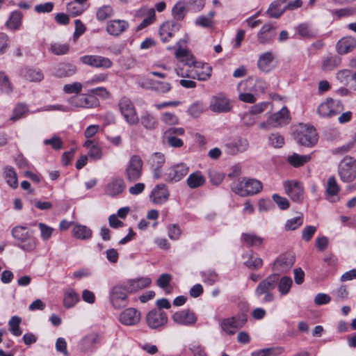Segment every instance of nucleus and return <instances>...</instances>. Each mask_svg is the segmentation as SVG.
<instances>
[{
	"mask_svg": "<svg viewBox=\"0 0 356 356\" xmlns=\"http://www.w3.org/2000/svg\"><path fill=\"white\" fill-rule=\"evenodd\" d=\"M211 67L207 63L197 62L195 58H191L188 63L175 69L177 76L200 81H207L211 76Z\"/></svg>",
	"mask_w": 356,
	"mask_h": 356,
	"instance_id": "1",
	"label": "nucleus"
},
{
	"mask_svg": "<svg viewBox=\"0 0 356 356\" xmlns=\"http://www.w3.org/2000/svg\"><path fill=\"white\" fill-rule=\"evenodd\" d=\"M13 237L17 241V246L26 252H33L38 245V240L25 226L18 225L11 230Z\"/></svg>",
	"mask_w": 356,
	"mask_h": 356,
	"instance_id": "2",
	"label": "nucleus"
},
{
	"mask_svg": "<svg viewBox=\"0 0 356 356\" xmlns=\"http://www.w3.org/2000/svg\"><path fill=\"white\" fill-rule=\"evenodd\" d=\"M231 188L235 193L245 197L260 192L262 184L259 179H234Z\"/></svg>",
	"mask_w": 356,
	"mask_h": 356,
	"instance_id": "3",
	"label": "nucleus"
},
{
	"mask_svg": "<svg viewBox=\"0 0 356 356\" xmlns=\"http://www.w3.org/2000/svg\"><path fill=\"white\" fill-rule=\"evenodd\" d=\"M279 277L276 273H273L261 280L255 289L254 293L257 298L264 296L262 301L270 302L274 300V295L271 291L277 284Z\"/></svg>",
	"mask_w": 356,
	"mask_h": 356,
	"instance_id": "4",
	"label": "nucleus"
},
{
	"mask_svg": "<svg viewBox=\"0 0 356 356\" xmlns=\"http://www.w3.org/2000/svg\"><path fill=\"white\" fill-rule=\"evenodd\" d=\"M297 142L305 147H312L318 142V134L313 126L300 124L296 130Z\"/></svg>",
	"mask_w": 356,
	"mask_h": 356,
	"instance_id": "5",
	"label": "nucleus"
},
{
	"mask_svg": "<svg viewBox=\"0 0 356 356\" xmlns=\"http://www.w3.org/2000/svg\"><path fill=\"white\" fill-rule=\"evenodd\" d=\"M118 106L122 115L129 125H135L139 122L135 106L129 98L122 97L119 101Z\"/></svg>",
	"mask_w": 356,
	"mask_h": 356,
	"instance_id": "6",
	"label": "nucleus"
},
{
	"mask_svg": "<svg viewBox=\"0 0 356 356\" xmlns=\"http://www.w3.org/2000/svg\"><path fill=\"white\" fill-rule=\"evenodd\" d=\"M343 109L341 101L328 98L318 106L317 113L322 118H331L339 114Z\"/></svg>",
	"mask_w": 356,
	"mask_h": 356,
	"instance_id": "7",
	"label": "nucleus"
},
{
	"mask_svg": "<svg viewBox=\"0 0 356 356\" xmlns=\"http://www.w3.org/2000/svg\"><path fill=\"white\" fill-rule=\"evenodd\" d=\"M286 194L292 201L300 203L305 197V191L302 184L296 179H288L284 183Z\"/></svg>",
	"mask_w": 356,
	"mask_h": 356,
	"instance_id": "8",
	"label": "nucleus"
},
{
	"mask_svg": "<svg viewBox=\"0 0 356 356\" xmlns=\"http://www.w3.org/2000/svg\"><path fill=\"white\" fill-rule=\"evenodd\" d=\"M130 293L127 285L116 284L110 291V300L113 306L119 308L127 305V294Z\"/></svg>",
	"mask_w": 356,
	"mask_h": 356,
	"instance_id": "9",
	"label": "nucleus"
},
{
	"mask_svg": "<svg viewBox=\"0 0 356 356\" xmlns=\"http://www.w3.org/2000/svg\"><path fill=\"white\" fill-rule=\"evenodd\" d=\"M80 61L95 68L108 69L113 65L111 59L99 55H85L80 57Z\"/></svg>",
	"mask_w": 356,
	"mask_h": 356,
	"instance_id": "10",
	"label": "nucleus"
},
{
	"mask_svg": "<svg viewBox=\"0 0 356 356\" xmlns=\"http://www.w3.org/2000/svg\"><path fill=\"white\" fill-rule=\"evenodd\" d=\"M68 103L74 107L93 108L99 105V100L92 95L82 94L79 96H72L67 100Z\"/></svg>",
	"mask_w": 356,
	"mask_h": 356,
	"instance_id": "11",
	"label": "nucleus"
},
{
	"mask_svg": "<svg viewBox=\"0 0 356 356\" xmlns=\"http://www.w3.org/2000/svg\"><path fill=\"white\" fill-rule=\"evenodd\" d=\"M172 318L175 323L183 326H193L197 321L196 314L188 309L174 313Z\"/></svg>",
	"mask_w": 356,
	"mask_h": 356,
	"instance_id": "12",
	"label": "nucleus"
},
{
	"mask_svg": "<svg viewBox=\"0 0 356 356\" xmlns=\"http://www.w3.org/2000/svg\"><path fill=\"white\" fill-rule=\"evenodd\" d=\"M295 257L291 253L282 254L275 260L273 270L277 272L286 273L293 267Z\"/></svg>",
	"mask_w": 356,
	"mask_h": 356,
	"instance_id": "13",
	"label": "nucleus"
},
{
	"mask_svg": "<svg viewBox=\"0 0 356 356\" xmlns=\"http://www.w3.org/2000/svg\"><path fill=\"white\" fill-rule=\"evenodd\" d=\"M340 178L356 177V160L353 157H345L339 165Z\"/></svg>",
	"mask_w": 356,
	"mask_h": 356,
	"instance_id": "14",
	"label": "nucleus"
},
{
	"mask_svg": "<svg viewBox=\"0 0 356 356\" xmlns=\"http://www.w3.org/2000/svg\"><path fill=\"white\" fill-rule=\"evenodd\" d=\"M143 166V161L140 156H131L125 170L128 178H140L142 175Z\"/></svg>",
	"mask_w": 356,
	"mask_h": 356,
	"instance_id": "15",
	"label": "nucleus"
},
{
	"mask_svg": "<svg viewBox=\"0 0 356 356\" xmlns=\"http://www.w3.org/2000/svg\"><path fill=\"white\" fill-rule=\"evenodd\" d=\"M146 321L152 329H156L163 326L168 322L166 314L161 310H152L146 316Z\"/></svg>",
	"mask_w": 356,
	"mask_h": 356,
	"instance_id": "16",
	"label": "nucleus"
},
{
	"mask_svg": "<svg viewBox=\"0 0 356 356\" xmlns=\"http://www.w3.org/2000/svg\"><path fill=\"white\" fill-rule=\"evenodd\" d=\"M209 108L215 113H227L231 110L232 106L229 100L220 94L211 99Z\"/></svg>",
	"mask_w": 356,
	"mask_h": 356,
	"instance_id": "17",
	"label": "nucleus"
},
{
	"mask_svg": "<svg viewBox=\"0 0 356 356\" xmlns=\"http://www.w3.org/2000/svg\"><path fill=\"white\" fill-rule=\"evenodd\" d=\"M247 319L245 317H232L225 318L222 321L220 327L227 334L232 335L236 332V329L243 326Z\"/></svg>",
	"mask_w": 356,
	"mask_h": 356,
	"instance_id": "18",
	"label": "nucleus"
},
{
	"mask_svg": "<svg viewBox=\"0 0 356 356\" xmlns=\"http://www.w3.org/2000/svg\"><path fill=\"white\" fill-rule=\"evenodd\" d=\"M289 122L290 114L286 106H283L278 112L269 116V123H270L272 127H282L289 124Z\"/></svg>",
	"mask_w": 356,
	"mask_h": 356,
	"instance_id": "19",
	"label": "nucleus"
},
{
	"mask_svg": "<svg viewBox=\"0 0 356 356\" xmlns=\"http://www.w3.org/2000/svg\"><path fill=\"white\" fill-rule=\"evenodd\" d=\"M140 313L134 308H127L120 315L119 321L125 325H134L139 323Z\"/></svg>",
	"mask_w": 356,
	"mask_h": 356,
	"instance_id": "20",
	"label": "nucleus"
},
{
	"mask_svg": "<svg viewBox=\"0 0 356 356\" xmlns=\"http://www.w3.org/2000/svg\"><path fill=\"white\" fill-rule=\"evenodd\" d=\"M275 35V28L270 24H266L257 33V40L261 44H270Z\"/></svg>",
	"mask_w": 356,
	"mask_h": 356,
	"instance_id": "21",
	"label": "nucleus"
},
{
	"mask_svg": "<svg viewBox=\"0 0 356 356\" xmlns=\"http://www.w3.org/2000/svg\"><path fill=\"white\" fill-rule=\"evenodd\" d=\"M180 25L173 21H167L163 22L159 29V35L163 42L168 41L175 32L179 31Z\"/></svg>",
	"mask_w": 356,
	"mask_h": 356,
	"instance_id": "22",
	"label": "nucleus"
},
{
	"mask_svg": "<svg viewBox=\"0 0 356 356\" xmlns=\"http://www.w3.org/2000/svg\"><path fill=\"white\" fill-rule=\"evenodd\" d=\"M225 147L228 154L234 155L247 150L249 143L245 138H237L227 143Z\"/></svg>",
	"mask_w": 356,
	"mask_h": 356,
	"instance_id": "23",
	"label": "nucleus"
},
{
	"mask_svg": "<svg viewBox=\"0 0 356 356\" xmlns=\"http://www.w3.org/2000/svg\"><path fill=\"white\" fill-rule=\"evenodd\" d=\"M170 195L165 184H158L152 191L150 199L154 204H163L167 201Z\"/></svg>",
	"mask_w": 356,
	"mask_h": 356,
	"instance_id": "24",
	"label": "nucleus"
},
{
	"mask_svg": "<svg viewBox=\"0 0 356 356\" xmlns=\"http://www.w3.org/2000/svg\"><path fill=\"white\" fill-rule=\"evenodd\" d=\"M148 163L154 172V178L161 176V168L165 163V156L162 153H154L149 159Z\"/></svg>",
	"mask_w": 356,
	"mask_h": 356,
	"instance_id": "25",
	"label": "nucleus"
},
{
	"mask_svg": "<svg viewBox=\"0 0 356 356\" xmlns=\"http://www.w3.org/2000/svg\"><path fill=\"white\" fill-rule=\"evenodd\" d=\"M129 27V23L125 20L114 19L110 21L106 26L107 33L113 36H119Z\"/></svg>",
	"mask_w": 356,
	"mask_h": 356,
	"instance_id": "26",
	"label": "nucleus"
},
{
	"mask_svg": "<svg viewBox=\"0 0 356 356\" xmlns=\"http://www.w3.org/2000/svg\"><path fill=\"white\" fill-rule=\"evenodd\" d=\"M274 59L275 56L270 51L261 54L257 60L258 68L262 72H269L274 68L273 65Z\"/></svg>",
	"mask_w": 356,
	"mask_h": 356,
	"instance_id": "27",
	"label": "nucleus"
},
{
	"mask_svg": "<svg viewBox=\"0 0 356 356\" xmlns=\"http://www.w3.org/2000/svg\"><path fill=\"white\" fill-rule=\"evenodd\" d=\"M356 47V39L353 37H344L339 40L336 49L339 54H346L352 51Z\"/></svg>",
	"mask_w": 356,
	"mask_h": 356,
	"instance_id": "28",
	"label": "nucleus"
},
{
	"mask_svg": "<svg viewBox=\"0 0 356 356\" xmlns=\"http://www.w3.org/2000/svg\"><path fill=\"white\" fill-rule=\"evenodd\" d=\"M21 76L31 82H39L44 79L42 72L38 68L24 67L21 70Z\"/></svg>",
	"mask_w": 356,
	"mask_h": 356,
	"instance_id": "29",
	"label": "nucleus"
},
{
	"mask_svg": "<svg viewBox=\"0 0 356 356\" xmlns=\"http://www.w3.org/2000/svg\"><path fill=\"white\" fill-rule=\"evenodd\" d=\"M72 236L80 240H88L92 236V231L87 226L75 224L72 230Z\"/></svg>",
	"mask_w": 356,
	"mask_h": 356,
	"instance_id": "30",
	"label": "nucleus"
},
{
	"mask_svg": "<svg viewBox=\"0 0 356 356\" xmlns=\"http://www.w3.org/2000/svg\"><path fill=\"white\" fill-rule=\"evenodd\" d=\"M152 280L149 277H140L138 279L129 280L127 282V286L130 293L143 289L150 285Z\"/></svg>",
	"mask_w": 356,
	"mask_h": 356,
	"instance_id": "31",
	"label": "nucleus"
},
{
	"mask_svg": "<svg viewBox=\"0 0 356 356\" xmlns=\"http://www.w3.org/2000/svg\"><path fill=\"white\" fill-rule=\"evenodd\" d=\"M285 3V0H277L272 2L267 10V13L270 17H280L286 10V6L284 5Z\"/></svg>",
	"mask_w": 356,
	"mask_h": 356,
	"instance_id": "32",
	"label": "nucleus"
},
{
	"mask_svg": "<svg viewBox=\"0 0 356 356\" xmlns=\"http://www.w3.org/2000/svg\"><path fill=\"white\" fill-rule=\"evenodd\" d=\"M76 67L71 63H61L55 70V75L59 78L69 77L76 72Z\"/></svg>",
	"mask_w": 356,
	"mask_h": 356,
	"instance_id": "33",
	"label": "nucleus"
},
{
	"mask_svg": "<svg viewBox=\"0 0 356 356\" xmlns=\"http://www.w3.org/2000/svg\"><path fill=\"white\" fill-rule=\"evenodd\" d=\"M124 189V185L122 179H113L106 185L105 192L108 195L113 197L120 194Z\"/></svg>",
	"mask_w": 356,
	"mask_h": 356,
	"instance_id": "34",
	"label": "nucleus"
},
{
	"mask_svg": "<svg viewBox=\"0 0 356 356\" xmlns=\"http://www.w3.org/2000/svg\"><path fill=\"white\" fill-rule=\"evenodd\" d=\"M99 342V335L92 332L87 334L81 341L80 348L83 352L92 349Z\"/></svg>",
	"mask_w": 356,
	"mask_h": 356,
	"instance_id": "35",
	"label": "nucleus"
},
{
	"mask_svg": "<svg viewBox=\"0 0 356 356\" xmlns=\"http://www.w3.org/2000/svg\"><path fill=\"white\" fill-rule=\"evenodd\" d=\"M141 124L148 130H153L158 126L156 118L148 112H145L139 118Z\"/></svg>",
	"mask_w": 356,
	"mask_h": 356,
	"instance_id": "36",
	"label": "nucleus"
},
{
	"mask_svg": "<svg viewBox=\"0 0 356 356\" xmlns=\"http://www.w3.org/2000/svg\"><path fill=\"white\" fill-rule=\"evenodd\" d=\"M79 300V296L72 289H67L64 292L63 305L66 308L74 307Z\"/></svg>",
	"mask_w": 356,
	"mask_h": 356,
	"instance_id": "37",
	"label": "nucleus"
},
{
	"mask_svg": "<svg viewBox=\"0 0 356 356\" xmlns=\"http://www.w3.org/2000/svg\"><path fill=\"white\" fill-rule=\"evenodd\" d=\"M22 14L18 10H15L11 13L8 20L6 22V26L8 29L16 31L19 29L22 24Z\"/></svg>",
	"mask_w": 356,
	"mask_h": 356,
	"instance_id": "38",
	"label": "nucleus"
},
{
	"mask_svg": "<svg viewBox=\"0 0 356 356\" xmlns=\"http://www.w3.org/2000/svg\"><path fill=\"white\" fill-rule=\"evenodd\" d=\"M327 197V199L331 202H334L338 200L337 194L339 191V188L335 181V179H329L327 181L326 188Z\"/></svg>",
	"mask_w": 356,
	"mask_h": 356,
	"instance_id": "39",
	"label": "nucleus"
},
{
	"mask_svg": "<svg viewBox=\"0 0 356 356\" xmlns=\"http://www.w3.org/2000/svg\"><path fill=\"white\" fill-rule=\"evenodd\" d=\"M189 168L184 164L179 163L170 169L169 176H172L173 178H181L188 175Z\"/></svg>",
	"mask_w": 356,
	"mask_h": 356,
	"instance_id": "40",
	"label": "nucleus"
},
{
	"mask_svg": "<svg viewBox=\"0 0 356 356\" xmlns=\"http://www.w3.org/2000/svg\"><path fill=\"white\" fill-rule=\"evenodd\" d=\"M29 112V108L26 104L23 103H18L13 109V114L10 120L16 122L18 120L24 118Z\"/></svg>",
	"mask_w": 356,
	"mask_h": 356,
	"instance_id": "41",
	"label": "nucleus"
},
{
	"mask_svg": "<svg viewBox=\"0 0 356 356\" xmlns=\"http://www.w3.org/2000/svg\"><path fill=\"white\" fill-rule=\"evenodd\" d=\"M310 159L311 156L309 155H300L293 153L292 155L288 156L287 161L291 165L297 168L308 162Z\"/></svg>",
	"mask_w": 356,
	"mask_h": 356,
	"instance_id": "42",
	"label": "nucleus"
},
{
	"mask_svg": "<svg viewBox=\"0 0 356 356\" xmlns=\"http://www.w3.org/2000/svg\"><path fill=\"white\" fill-rule=\"evenodd\" d=\"M0 91L6 95H10L13 91V86L3 72H0Z\"/></svg>",
	"mask_w": 356,
	"mask_h": 356,
	"instance_id": "43",
	"label": "nucleus"
},
{
	"mask_svg": "<svg viewBox=\"0 0 356 356\" xmlns=\"http://www.w3.org/2000/svg\"><path fill=\"white\" fill-rule=\"evenodd\" d=\"M241 241L250 246L261 245L263 243V238L254 234H243Z\"/></svg>",
	"mask_w": 356,
	"mask_h": 356,
	"instance_id": "44",
	"label": "nucleus"
},
{
	"mask_svg": "<svg viewBox=\"0 0 356 356\" xmlns=\"http://www.w3.org/2000/svg\"><path fill=\"white\" fill-rule=\"evenodd\" d=\"M293 284L292 279L287 276H283L277 281V286L280 293L284 296L289 293L291 286Z\"/></svg>",
	"mask_w": 356,
	"mask_h": 356,
	"instance_id": "45",
	"label": "nucleus"
},
{
	"mask_svg": "<svg viewBox=\"0 0 356 356\" xmlns=\"http://www.w3.org/2000/svg\"><path fill=\"white\" fill-rule=\"evenodd\" d=\"M245 265L250 269H258L262 266L263 261L259 257H254L251 254H245L243 256Z\"/></svg>",
	"mask_w": 356,
	"mask_h": 356,
	"instance_id": "46",
	"label": "nucleus"
},
{
	"mask_svg": "<svg viewBox=\"0 0 356 356\" xmlns=\"http://www.w3.org/2000/svg\"><path fill=\"white\" fill-rule=\"evenodd\" d=\"M21 322L22 318L17 316L11 317L8 321L9 330L16 337H19L22 334V331L19 327Z\"/></svg>",
	"mask_w": 356,
	"mask_h": 356,
	"instance_id": "47",
	"label": "nucleus"
},
{
	"mask_svg": "<svg viewBox=\"0 0 356 356\" xmlns=\"http://www.w3.org/2000/svg\"><path fill=\"white\" fill-rule=\"evenodd\" d=\"M113 14V10L111 6L105 5L99 8L96 13L97 19L99 21H104L111 17Z\"/></svg>",
	"mask_w": 356,
	"mask_h": 356,
	"instance_id": "48",
	"label": "nucleus"
},
{
	"mask_svg": "<svg viewBox=\"0 0 356 356\" xmlns=\"http://www.w3.org/2000/svg\"><path fill=\"white\" fill-rule=\"evenodd\" d=\"M70 45L68 44H61L59 42L52 43L50 46V51L55 55L60 56L68 53Z\"/></svg>",
	"mask_w": 356,
	"mask_h": 356,
	"instance_id": "49",
	"label": "nucleus"
},
{
	"mask_svg": "<svg viewBox=\"0 0 356 356\" xmlns=\"http://www.w3.org/2000/svg\"><path fill=\"white\" fill-rule=\"evenodd\" d=\"M175 57L179 60L180 65L179 66H182L186 63H188L191 58H193V56L190 54L189 52L183 48H178L175 51Z\"/></svg>",
	"mask_w": 356,
	"mask_h": 356,
	"instance_id": "50",
	"label": "nucleus"
},
{
	"mask_svg": "<svg viewBox=\"0 0 356 356\" xmlns=\"http://www.w3.org/2000/svg\"><path fill=\"white\" fill-rule=\"evenodd\" d=\"M18 165L21 168V174L24 177H26L29 178H38L39 175L33 172L28 165V163L26 160L22 159L20 161H18Z\"/></svg>",
	"mask_w": 356,
	"mask_h": 356,
	"instance_id": "51",
	"label": "nucleus"
},
{
	"mask_svg": "<svg viewBox=\"0 0 356 356\" xmlns=\"http://www.w3.org/2000/svg\"><path fill=\"white\" fill-rule=\"evenodd\" d=\"M303 224V218L300 215L299 216L291 218L288 220L284 225V228L286 231L295 230Z\"/></svg>",
	"mask_w": 356,
	"mask_h": 356,
	"instance_id": "52",
	"label": "nucleus"
},
{
	"mask_svg": "<svg viewBox=\"0 0 356 356\" xmlns=\"http://www.w3.org/2000/svg\"><path fill=\"white\" fill-rule=\"evenodd\" d=\"M172 15L177 20H181L186 15V8L183 3H177L172 8Z\"/></svg>",
	"mask_w": 356,
	"mask_h": 356,
	"instance_id": "53",
	"label": "nucleus"
},
{
	"mask_svg": "<svg viewBox=\"0 0 356 356\" xmlns=\"http://www.w3.org/2000/svg\"><path fill=\"white\" fill-rule=\"evenodd\" d=\"M195 24L196 26L205 28L212 29L214 26V21L207 15H200L195 19Z\"/></svg>",
	"mask_w": 356,
	"mask_h": 356,
	"instance_id": "54",
	"label": "nucleus"
},
{
	"mask_svg": "<svg viewBox=\"0 0 356 356\" xmlns=\"http://www.w3.org/2000/svg\"><path fill=\"white\" fill-rule=\"evenodd\" d=\"M272 199L281 210H286L290 207V202L285 197H282L277 193H275L272 195Z\"/></svg>",
	"mask_w": 356,
	"mask_h": 356,
	"instance_id": "55",
	"label": "nucleus"
},
{
	"mask_svg": "<svg viewBox=\"0 0 356 356\" xmlns=\"http://www.w3.org/2000/svg\"><path fill=\"white\" fill-rule=\"evenodd\" d=\"M297 31L298 34L302 37L313 38L316 35L315 31L311 29L307 24H300L297 28Z\"/></svg>",
	"mask_w": 356,
	"mask_h": 356,
	"instance_id": "56",
	"label": "nucleus"
},
{
	"mask_svg": "<svg viewBox=\"0 0 356 356\" xmlns=\"http://www.w3.org/2000/svg\"><path fill=\"white\" fill-rule=\"evenodd\" d=\"M38 228L40 231L41 238L43 241L49 240L51 238L52 233L54 230V228H52L51 227H49L42 222L38 223Z\"/></svg>",
	"mask_w": 356,
	"mask_h": 356,
	"instance_id": "57",
	"label": "nucleus"
},
{
	"mask_svg": "<svg viewBox=\"0 0 356 356\" xmlns=\"http://www.w3.org/2000/svg\"><path fill=\"white\" fill-rule=\"evenodd\" d=\"M268 84L263 79H257L252 87V91L256 95L263 94L268 88Z\"/></svg>",
	"mask_w": 356,
	"mask_h": 356,
	"instance_id": "58",
	"label": "nucleus"
},
{
	"mask_svg": "<svg viewBox=\"0 0 356 356\" xmlns=\"http://www.w3.org/2000/svg\"><path fill=\"white\" fill-rule=\"evenodd\" d=\"M108 79V74L105 73H100L94 75L91 79L85 81L84 85L86 86H94L98 83L105 82Z\"/></svg>",
	"mask_w": 356,
	"mask_h": 356,
	"instance_id": "59",
	"label": "nucleus"
},
{
	"mask_svg": "<svg viewBox=\"0 0 356 356\" xmlns=\"http://www.w3.org/2000/svg\"><path fill=\"white\" fill-rule=\"evenodd\" d=\"M88 93L90 95H92L94 97L99 96L105 99H108L111 97V93L104 87H98L90 89L88 90Z\"/></svg>",
	"mask_w": 356,
	"mask_h": 356,
	"instance_id": "60",
	"label": "nucleus"
},
{
	"mask_svg": "<svg viewBox=\"0 0 356 356\" xmlns=\"http://www.w3.org/2000/svg\"><path fill=\"white\" fill-rule=\"evenodd\" d=\"M161 119L163 123L168 125H176L179 124L178 117L172 113L166 112L163 113Z\"/></svg>",
	"mask_w": 356,
	"mask_h": 356,
	"instance_id": "61",
	"label": "nucleus"
},
{
	"mask_svg": "<svg viewBox=\"0 0 356 356\" xmlns=\"http://www.w3.org/2000/svg\"><path fill=\"white\" fill-rule=\"evenodd\" d=\"M202 280L209 285L213 284L218 280V275L213 270H206L202 272Z\"/></svg>",
	"mask_w": 356,
	"mask_h": 356,
	"instance_id": "62",
	"label": "nucleus"
},
{
	"mask_svg": "<svg viewBox=\"0 0 356 356\" xmlns=\"http://www.w3.org/2000/svg\"><path fill=\"white\" fill-rule=\"evenodd\" d=\"M171 90V85L165 81H154L153 90L159 93H166Z\"/></svg>",
	"mask_w": 356,
	"mask_h": 356,
	"instance_id": "63",
	"label": "nucleus"
},
{
	"mask_svg": "<svg viewBox=\"0 0 356 356\" xmlns=\"http://www.w3.org/2000/svg\"><path fill=\"white\" fill-rule=\"evenodd\" d=\"M269 144L275 148L282 147L284 143V138L278 134H271L268 137Z\"/></svg>",
	"mask_w": 356,
	"mask_h": 356,
	"instance_id": "64",
	"label": "nucleus"
}]
</instances>
